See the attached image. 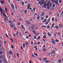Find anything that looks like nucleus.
<instances>
[{
    "label": "nucleus",
    "instance_id": "1",
    "mask_svg": "<svg viewBox=\"0 0 63 63\" xmlns=\"http://www.w3.org/2000/svg\"><path fill=\"white\" fill-rule=\"evenodd\" d=\"M45 1V0H42L39 2V4H40V5H42L44 4V2Z\"/></svg>",
    "mask_w": 63,
    "mask_h": 63
},
{
    "label": "nucleus",
    "instance_id": "2",
    "mask_svg": "<svg viewBox=\"0 0 63 63\" xmlns=\"http://www.w3.org/2000/svg\"><path fill=\"white\" fill-rule=\"evenodd\" d=\"M51 41H52V42L53 44H55V41H54V39H51Z\"/></svg>",
    "mask_w": 63,
    "mask_h": 63
},
{
    "label": "nucleus",
    "instance_id": "3",
    "mask_svg": "<svg viewBox=\"0 0 63 63\" xmlns=\"http://www.w3.org/2000/svg\"><path fill=\"white\" fill-rule=\"evenodd\" d=\"M30 7V4H28L27 5V9L29 10Z\"/></svg>",
    "mask_w": 63,
    "mask_h": 63
},
{
    "label": "nucleus",
    "instance_id": "4",
    "mask_svg": "<svg viewBox=\"0 0 63 63\" xmlns=\"http://www.w3.org/2000/svg\"><path fill=\"white\" fill-rule=\"evenodd\" d=\"M21 27H22V29H23L25 31V28H24V26H23V25H21Z\"/></svg>",
    "mask_w": 63,
    "mask_h": 63
},
{
    "label": "nucleus",
    "instance_id": "5",
    "mask_svg": "<svg viewBox=\"0 0 63 63\" xmlns=\"http://www.w3.org/2000/svg\"><path fill=\"white\" fill-rule=\"evenodd\" d=\"M8 53L9 54H10V55H12V54H13V53L11 51H9L8 52Z\"/></svg>",
    "mask_w": 63,
    "mask_h": 63
},
{
    "label": "nucleus",
    "instance_id": "6",
    "mask_svg": "<svg viewBox=\"0 0 63 63\" xmlns=\"http://www.w3.org/2000/svg\"><path fill=\"white\" fill-rule=\"evenodd\" d=\"M11 7L13 9H15V6H14V5L13 4H11Z\"/></svg>",
    "mask_w": 63,
    "mask_h": 63
},
{
    "label": "nucleus",
    "instance_id": "7",
    "mask_svg": "<svg viewBox=\"0 0 63 63\" xmlns=\"http://www.w3.org/2000/svg\"><path fill=\"white\" fill-rule=\"evenodd\" d=\"M0 3L2 5H3V3H4V0H2V1L0 2Z\"/></svg>",
    "mask_w": 63,
    "mask_h": 63
},
{
    "label": "nucleus",
    "instance_id": "8",
    "mask_svg": "<svg viewBox=\"0 0 63 63\" xmlns=\"http://www.w3.org/2000/svg\"><path fill=\"white\" fill-rule=\"evenodd\" d=\"M10 26L11 27H15V25L12 24H11Z\"/></svg>",
    "mask_w": 63,
    "mask_h": 63
},
{
    "label": "nucleus",
    "instance_id": "9",
    "mask_svg": "<svg viewBox=\"0 0 63 63\" xmlns=\"http://www.w3.org/2000/svg\"><path fill=\"white\" fill-rule=\"evenodd\" d=\"M34 54L36 56H38V54H37V53H36V52H34Z\"/></svg>",
    "mask_w": 63,
    "mask_h": 63
},
{
    "label": "nucleus",
    "instance_id": "10",
    "mask_svg": "<svg viewBox=\"0 0 63 63\" xmlns=\"http://www.w3.org/2000/svg\"><path fill=\"white\" fill-rule=\"evenodd\" d=\"M55 4H58V5H59V4L58 3V1H56L55 2Z\"/></svg>",
    "mask_w": 63,
    "mask_h": 63
},
{
    "label": "nucleus",
    "instance_id": "11",
    "mask_svg": "<svg viewBox=\"0 0 63 63\" xmlns=\"http://www.w3.org/2000/svg\"><path fill=\"white\" fill-rule=\"evenodd\" d=\"M3 16H4V17H6V14L4 12L3 13Z\"/></svg>",
    "mask_w": 63,
    "mask_h": 63
},
{
    "label": "nucleus",
    "instance_id": "12",
    "mask_svg": "<svg viewBox=\"0 0 63 63\" xmlns=\"http://www.w3.org/2000/svg\"><path fill=\"white\" fill-rule=\"evenodd\" d=\"M32 31L33 33H34V34H36L37 33V32H36L35 31Z\"/></svg>",
    "mask_w": 63,
    "mask_h": 63
},
{
    "label": "nucleus",
    "instance_id": "13",
    "mask_svg": "<svg viewBox=\"0 0 63 63\" xmlns=\"http://www.w3.org/2000/svg\"><path fill=\"white\" fill-rule=\"evenodd\" d=\"M47 58H44L43 59V61H45L47 60Z\"/></svg>",
    "mask_w": 63,
    "mask_h": 63
},
{
    "label": "nucleus",
    "instance_id": "14",
    "mask_svg": "<svg viewBox=\"0 0 63 63\" xmlns=\"http://www.w3.org/2000/svg\"><path fill=\"white\" fill-rule=\"evenodd\" d=\"M59 27L60 28H61L62 27V24H60L59 25Z\"/></svg>",
    "mask_w": 63,
    "mask_h": 63
},
{
    "label": "nucleus",
    "instance_id": "15",
    "mask_svg": "<svg viewBox=\"0 0 63 63\" xmlns=\"http://www.w3.org/2000/svg\"><path fill=\"white\" fill-rule=\"evenodd\" d=\"M44 15H45V13H44V12H43L41 16H44Z\"/></svg>",
    "mask_w": 63,
    "mask_h": 63
},
{
    "label": "nucleus",
    "instance_id": "16",
    "mask_svg": "<svg viewBox=\"0 0 63 63\" xmlns=\"http://www.w3.org/2000/svg\"><path fill=\"white\" fill-rule=\"evenodd\" d=\"M61 61H62V60H60L58 61V62H59V63H61Z\"/></svg>",
    "mask_w": 63,
    "mask_h": 63
},
{
    "label": "nucleus",
    "instance_id": "17",
    "mask_svg": "<svg viewBox=\"0 0 63 63\" xmlns=\"http://www.w3.org/2000/svg\"><path fill=\"white\" fill-rule=\"evenodd\" d=\"M49 6L50 7H51L52 6V3H50L49 5Z\"/></svg>",
    "mask_w": 63,
    "mask_h": 63
},
{
    "label": "nucleus",
    "instance_id": "18",
    "mask_svg": "<svg viewBox=\"0 0 63 63\" xmlns=\"http://www.w3.org/2000/svg\"><path fill=\"white\" fill-rule=\"evenodd\" d=\"M25 44H23V47L25 48Z\"/></svg>",
    "mask_w": 63,
    "mask_h": 63
},
{
    "label": "nucleus",
    "instance_id": "19",
    "mask_svg": "<svg viewBox=\"0 0 63 63\" xmlns=\"http://www.w3.org/2000/svg\"><path fill=\"white\" fill-rule=\"evenodd\" d=\"M55 52V51H52L51 53V54H53Z\"/></svg>",
    "mask_w": 63,
    "mask_h": 63
},
{
    "label": "nucleus",
    "instance_id": "20",
    "mask_svg": "<svg viewBox=\"0 0 63 63\" xmlns=\"http://www.w3.org/2000/svg\"><path fill=\"white\" fill-rule=\"evenodd\" d=\"M37 19H39L40 18V16L39 15H38L37 17Z\"/></svg>",
    "mask_w": 63,
    "mask_h": 63
},
{
    "label": "nucleus",
    "instance_id": "21",
    "mask_svg": "<svg viewBox=\"0 0 63 63\" xmlns=\"http://www.w3.org/2000/svg\"><path fill=\"white\" fill-rule=\"evenodd\" d=\"M48 35L49 36H51V34H50L48 32L47 33Z\"/></svg>",
    "mask_w": 63,
    "mask_h": 63
},
{
    "label": "nucleus",
    "instance_id": "22",
    "mask_svg": "<svg viewBox=\"0 0 63 63\" xmlns=\"http://www.w3.org/2000/svg\"><path fill=\"white\" fill-rule=\"evenodd\" d=\"M3 51H1L0 52V55H1V54H3Z\"/></svg>",
    "mask_w": 63,
    "mask_h": 63
},
{
    "label": "nucleus",
    "instance_id": "23",
    "mask_svg": "<svg viewBox=\"0 0 63 63\" xmlns=\"http://www.w3.org/2000/svg\"><path fill=\"white\" fill-rule=\"evenodd\" d=\"M53 7L54 8V7H55V5L54 4H53L52 5Z\"/></svg>",
    "mask_w": 63,
    "mask_h": 63
},
{
    "label": "nucleus",
    "instance_id": "24",
    "mask_svg": "<svg viewBox=\"0 0 63 63\" xmlns=\"http://www.w3.org/2000/svg\"><path fill=\"white\" fill-rule=\"evenodd\" d=\"M26 23H27L28 24H30V23L28 21H27Z\"/></svg>",
    "mask_w": 63,
    "mask_h": 63
},
{
    "label": "nucleus",
    "instance_id": "25",
    "mask_svg": "<svg viewBox=\"0 0 63 63\" xmlns=\"http://www.w3.org/2000/svg\"><path fill=\"white\" fill-rule=\"evenodd\" d=\"M16 32L17 33L16 35V36H17V35H18V31H17Z\"/></svg>",
    "mask_w": 63,
    "mask_h": 63
},
{
    "label": "nucleus",
    "instance_id": "26",
    "mask_svg": "<svg viewBox=\"0 0 63 63\" xmlns=\"http://www.w3.org/2000/svg\"><path fill=\"white\" fill-rule=\"evenodd\" d=\"M55 41H56V42H59V41L57 39H56Z\"/></svg>",
    "mask_w": 63,
    "mask_h": 63
},
{
    "label": "nucleus",
    "instance_id": "27",
    "mask_svg": "<svg viewBox=\"0 0 63 63\" xmlns=\"http://www.w3.org/2000/svg\"><path fill=\"white\" fill-rule=\"evenodd\" d=\"M42 27H45V28H47V27L45 26H42Z\"/></svg>",
    "mask_w": 63,
    "mask_h": 63
},
{
    "label": "nucleus",
    "instance_id": "28",
    "mask_svg": "<svg viewBox=\"0 0 63 63\" xmlns=\"http://www.w3.org/2000/svg\"><path fill=\"white\" fill-rule=\"evenodd\" d=\"M52 21H54V18L53 17H52Z\"/></svg>",
    "mask_w": 63,
    "mask_h": 63
},
{
    "label": "nucleus",
    "instance_id": "29",
    "mask_svg": "<svg viewBox=\"0 0 63 63\" xmlns=\"http://www.w3.org/2000/svg\"><path fill=\"white\" fill-rule=\"evenodd\" d=\"M5 11L6 12H7L8 10H7V8H6V7H5Z\"/></svg>",
    "mask_w": 63,
    "mask_h": 63
},
{
    "label": "nucleus",
    "instance_id": "30",
    "mask_svg": "<svg viewBox=\"0 0 63 63\" xmlns=\"http://www.w3.org/2000/svg\"><path fill=\"white\" fill-rule=\"evenodd\" d=\"M45 62L46 63H48V62H49V61L48 60H47Z\"/></svg>",
    "mask_w": 63,
    "mask_h": 63
},
{
    "label": "nucleus",
    "instance_id": "31",
    "mask_svg": "<svg viewBox=\"0 0 63 63\" xmlns=\"http://www.w3.org/2000/svg\"><path fill=\"white\" fill-rule=\"evenodd\" d=\"M43 7L44 8H46V5H43Z\"/></svg>",
    "mask_w": 63,
    "mask_h": 63
},
{
    "label": "nucleus",
    "instance_id": "32",
    "mask_svg": "<svg viewBox=\"0 0 63 63\" xmlns=\"http://www.w3.org/2000/svg\"><path fill=\"white\" fill-rule=\"evenodd\" d=\"M46 38V36L45 35L44 36H43V38H44V39H45Z\"/></svg>",
    "mask_w": 63,
    "mask_h": 63
},
{
    "label": "nucleus",
    "instance_id": "33",
    "mask_svg": "<svg viewBox=\"0 0 63 63\" xmlns=\"http://www.w3.org/2000/svg\"><path fill=\"white\" fill-rule=\"evenodd\" d=\"M11 48H14V46H13V45H12L11 46Z\"/></svg>",
    "mask_w": 63,
    "mask_h": 63
},
{
    "label": "nucleus",
    "instance_id": "34",
    "mask_svg": "<svg viewBox=\"0 0 63 63\" xmlns=\"http://www.w3.org/2000/svg\"><path fill=\"white\" fill-rule=\"evenodd\" d=\"M2 58H3V56H0V59Z\"/></svg>",
    "mask_w": 63,
    "mask_h": 63
},
{
    "label": "nucleus",
    "instance_id": "35",
    "mask_svg": "<svg viewBox=\"0 0 63 63\" xmlns=\"http://www.w3.org/2000/svg\"><path fill=\"white\" fill-rule=\"evenodd\" d=\"M19 34L20 35V36H21V37H22V35L21 33H20Z\"/></svg>",
    "mask_w": 63,
    "mask_h": 63
},
{
    "label": "nucleus",
    "instance_id": "36",
    "mask_svg": "<svg viewBox=\"0 0 63 63\" xmlns=\"http://www.w3.org/2000/svg\"><path fill=\"white\" fill-rule=\"evenodd\" d=\"M48 23V22L47 21L46 23L45 24H46V25H47Z\"/></svg>",
    "mask_w": 63,
    "mask_h": 63
},
{
    "label": "nucleus",
    "instance_id": "37",
    "mask_svg": "<svg viewBox=\"0 0 63 63\" xmlns=\"http://www.w3.org/2000/svg\"><path fill=\"white\" fill-rule=\"evenodd\" d=\"M47 29H49V28H50V27L49 26H47Z\"/></svg>",
    "mask_w": 63,
    "mask_h": 63
},
{
    "label": "nucleus",
    "instance_id": "38",
    "mask_svg": "<svg viewBox=\"0 0 63 63\" xmlns=\"http://www.w3.org/2000/svg\"><path fill=\"white\" fill-rule=\"evenodd\" d=\"M41 38V37L40 36H38V37L37 38L38 39H40Z\"/></svg>",
    "mask_w": 63,
    "mask_h": 63
},
{
    "label": "nucleus",
    "instance_id": "39",
    "mask_svg": "<svg viewBox=\"0 0 63 63\" xmlns=\"http://www.w3.org/2000/svg\"><path fill=\"white\" fill-rule=\"evenodd\" d=\"M27 10H25L24 12H25V14H26V13H27Z\"/></svg>",
    "mask_w": 63,
    "mask_h": 63
},
{
    "label": "nucleus",
    "instance_id": "40",
    "mask_svg": "<svg viewBox=\"0 0 63 63\" xmlns=\"http://www.w3.org/2000/svg\"><path fill=\"white\" fill-rule=\"evenodd\" d=\"M54 24H52V27H54Z\"/></svg>",
    "mask_w": 63,
    "mask_h": 63
},
{
    "label": "nucleus",
    "instance_id": "41",
    "mask_svg": "<svg viewBox=\"0 0 63 63\" xmlns=\"http://www.w3.org/2000/svg\"><path fill=\"white\" fill-rule=\"evenodd\" d=\"M48 17V16L47 15H46V18H47Z\"/></svg>",
    "mask_w": 63,
    "mask_h": 63
},
{
    "label": "nucleus",
    "instance_id": "42",
    "mask_svg": "<svg viewBox=\"0 0 63 63\" xmlns=\"http://www.w3.org/2000/svg\"><path fill=\"white\" fill-rule=\"evenodd\" d=\"M56 29H58V26H56Z\"/></svg>",
    "mask_w": 63,
    "mask_h": 63
},
{
    "label": "nucleus",
    "instance_id": "43",
    "mask_svg": "<svg viewBox=\"0 0 63 63\" xmlns=\"http://www.w3.org/2000/svg\"><path fill=\"white\" fill-rule=\"evenodd\" d=\"M58 35H60V32H58Z\"/></svg>",
    "mask_w": 63,
    "mask_h": 63
},
{
    "label": "nucleus",
    "instance_id": "44",
    "mask_svg": "<svg viewBox=\"0 0 63 63\" xmlns=\"http://www.w3.org/2000/svg\"><path fill=\"white\" fill-rule=\"evenodd\" d=\"M44 34H45V35H47V33H46L45 32H43Z\"/></svg>",
    "mask_w": 63,
    "mask_h": 63
},
{
    "label": "nucleus",
    "instance_id": "45",
    "mask_svg": "<svg viewBox=\"0 0 63 63\" xmlns=\"http://www.w3.org/2000/svg\"><path fill=\"white\" fill-rule=\"evenodd\" d=\"M48 22H49L50 21V19H48Z\"/></svg>",
    "mask_w": 63,
    "mask_h": 63
},
{
    "label": "nucleus",
    "instance_id": "46",
    "mask_svg": "<svg viewBox=\"0 0 63 63\" xmlns=\"http://www.w3.org/2000/svg\"><path fill=\"white\" fill-rule=\"evenodd\" d=\"M33 11H35V7H34L33 8Z\"/></svg>",
    "mask_w": 63,
    "mask_h": 63
},
{
    "label": "nucleus",
    "instance_id": "47",
    "mask_svg": "<svg viewBox=\"0 0 63 63\" xmlns=\"http://www.w3.org/2000/svg\"><path fill=\"white\" fill-rule=\"evenodd\" d=\"M6 36V37L9 39V37L8 36V35H7V34H5Z\"/></svg>",
    "mask_w": 63,
    "mask_h": 63
},
{
    "label": "nucleus",
    "instance_id": "48",
    "mask_svg": "<svg viewBox=\"0 0 63 63\" xmlns=\"http://www.w3.org/2000/svg\"><path fill=\"white\" fill-rule=\"evenodd\" d=\"M24 4V2H23L22 1V5Z\"/></svg>",
    "mask_w": 63,
    "mask_h": 63
},
{
    "label": "nucleus",
    "instance_id": "49",
    "mask_svg": "<svg viewBox=\"0 0 63 63\" xmlns=\"http://www.w3.org/2000/svg\"><path fill=\"white\" fill-rule=\"evenodd\" d=\"M56 33H55L54 35V36H55V37H56Z\"/></svg>",
    "mask_w": 63,
    "mask_h": 63
},
{
    "label": "nucleus",
    "instance_id": "50",
    "mask_svg": "<svg viewBox=\"0 0 63 63\" xmlns=\"http://www.w3.org/2000/svg\"><path fill=\"white\" fill-rule=\"evenodd\" d=\"M44 20L45 21V22H46V21H47V19H44Z\"/></svg>",
    "mask_w": 63,
    "mask_h": 63
},
{
    "label": "nucleus",
    "instance_id": "51",
    "mask_svg": "<svg viewBox=\"0 0 63 63\" xmlns=\"http://www.w3.org/2000/svg\"><path fill=\"white\" fill-rule=\"evenodd\" d=\"M61 0H60L59 1V3H61Z\"/></svg>",
    "mask_w": 63,
    "mask_h": 63
},
{
    "label": "nucleus",
    "instance_id": "52",
    "mask_svg": "<svg viewBox=\"0 0 63 63\" xmlns=\"http://www.w3.org/2000/svg\"><path fill=\"white\" fill-rule=\"evenodd\" d=\"M43 50H44V51H46V49L45 48H44Z\"/></svg>",
    "mask_w": 63,
    "mask_h": 63
},
{
    "label": "nucleus",
    "instance_id": "53",
    "mask_svg": "<svg viewBox=\"0 0 63 63\" xmlns=\"http://www.w3.org/2000/svg\"><path fill=\"white\" fill-rule=\"evenodd\" d=\"M32 56L33 57V58L35 57V56H34V55L32 54Z\"/></svg>",
    "mask_w": 63,
    "mask_h": 63
},
{
    "label": "nucleus",
    "instance_id": "54",
    "mask_svg": "<svg viewBox=\"0 0 63 63\" xmlns=\"http://www.w3.org/2000/svg\"><path fill=\"white\" fill-rule=\"evenodd\" d=\"M13 36L14 37H15V36H16V33H14L13 34Z\"/></svg>",
    "mask_w": 63,
    "mask_h": 63
},
{
    "label": "nucleus",
    "instance_id": "55",
    "mask_svg": "<svg viewBox=\"0 0 63 63\" xmlns=\"http://www.w3.org/2000/svg\"><path fill=\"white\" fill-rule=\"evenodd\" d=\"M2 47V45L0 44V47Z\"/></svg>",
    "mask_w": 63,
    "mask_h": 63
},
{
    "label": "nucleus",
    "instance_id": "56",
    "mask_svg": "<svg viewBox=\"0 0 63 63\" xmlns=\"http://www.w3.org/2000/svg\"><path fill=\"white\" fill-rule=\"evenodd\" d=\"M29 62L30 63H32V62H31V60L29 61Z\"/></svg>",
    "mask_w": 63,
    "mask_h": 63
},
{
    "label": "nucleus",
    "instance_id": "57",
    "mask_svg": "<svg viewBox=\"0 0 63 63\" xmlns=\"http://www.w3.org/2000/svg\"><path fill=\"white\" fill-rule=\"evenodd\" d=\"M41 19H42V20H43V19H44V17H42L41 18Z\"/></svg>",
    "mask_w": 63,
    "mask_h": 63
},
{
    "label": "nucleus",
    "instance_id": "58",
    "mask_svg": "<svg viewBox=\"0 0 63 63\" xmlns=\"http://www.w3.org/2000/svg\"><path fill=\"white\" fill-rule=\"evenodd\" d=\"M37 44H40V42H39L37 43Z\"/></svg>",
    "mask_w": 63,
    "mask_h": 63
},
{
    "label": "nucleus",
    "instance_id": "59",
    "mask_svg": "<svg viewBox=\"0 0 63 63\" xmlns=\"http://www.w3.org/2000/svg\"><path fill=\"white\" fill-rule=\"evenodd\" d=\"M26 44L27 45H28V43L27 42L26 43Z\"/></svg>",
    "mask_w": 63,
    "mask_h": 63
},
{
    "label": "nucleus",
    "instance_id": "60",
    "mask_svg": "<svg viewBox=\"0 0 63 63\" xmlns=\"http://www.w3.org/2000/svg\"><path fill=\"white\" fill-rule=\"evenodd\" d=\"M17 55L18 57H19V55H18V54L17 53Z\"/></svg>",
    "mask_w": 63,
    "mask_h": 63
},
{
    "label": "nucleus",
    "instance_id": "61",
    "mask_svg": "<svg viewBox=\"0 0 63 63\" xmlns=\"http://www.w3.org/2000/svg\"><path fill=\"white\" fill-rule=\"evenodd\" d=\"M42 41H44V42H46V41L45 40V39H43L42 40Z\"/></svg>",
    "mask_w": 63,
    "mask_h": 63
},
{
    "label": "nucleus",
    "instance_id": "62",
    "mask_svg": "<svg viewBox=\"0 0 63 63\" xmlns=\"http://www.w3.org/2000/svg\"><path fill=\"white\" fill-rule=\"evenodd\" d=\"M14 30H16V28H14Z\"/></svg>",
    "mask_w": 63,
    "mask_h": 63
},
{
    "label": "nucleus",
    "instance_id": "63",
    "mask_svg": "<svg viewBox=\"0 0 63 63\" xmlns=\"http://www.w3.org/2000/svg\"><path fill=\"white\" fill-rule=\"evenodd\" d=\"M39 34V33H38L37 34H36V35H35V36H37L38 35V34Z\"/></svg>",
    "mask_w": 63,
    "mask_h": 63
},
{
    "label": "nucleus",
    "instance_id": "64",
    "mask_svg": "<svg viewBox=\"0 0 63 63\" xmlns=\"http://www.w3.org/2000/svg\"><path fill=\"white\" fill-rule=\"evenodd\" d=\"M34 45H37V44H36V42H34Z\"/></svg>",
    "mask_w": 63,
    "mask_h": 63
}]
</instances>
